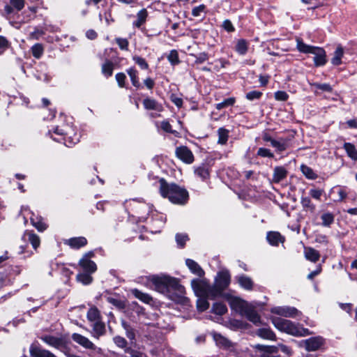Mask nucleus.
<instances>
[{
	"label": "nucleus",
	"instance_id": "1",
	"mask_svg": "<svg viewBox=\"0 0 357 357\" xmlns=\"http://www.w3.org/2000/svg\"><path fill=\"white\" fill-rule=\"evenodd\" d=\"M158 183L160 195L172 203L183 205L188 200V192L185 188L175 183H168L164 178H160Z\"/></svg>",
	"mask_w": 357,
	"mask_h": 357
},
{
	"label": "nucleus",
	"instance_id": "2",
	"mask_svg": "<svg viewBox=\"0 0 357 357\" xmlns=\"http://www.w3.org/2000/svg\"><path fill=\"white\" fill-rule=\"evenodd\" d=\"M150 281L155 289L162 294H169L172 291L183 294L184 291V287L176 278L167 275H152L150 277Z\"/></svg>",
	"mask_w": 357,
	"mask_h": 357
},
{
	"label": "nucleus",
	"instance_id": "3",
	"mask_svg": "<svg viewBox=\"0 0 357 357\" xmlns=\"http://www.w3.org/2000/svg\"><path fill=\"white\" fill-rule=\"evenodd\" d=\"M229 304L231 310H235L241 316L245 317L255 325L261 324V318L250 303L238 297H230Z\"/></svg>",
	"mask_w": 357,
	"mask_h": 357
},
{
	"label": "nucleus",
	"instance_id": "4",
	"mask_svg": "<svg viewBox=\"0 0 357 357\" xmlns=\"http://www.w3.org/2000/svg\"><path fill=\"white\" fill-rule=\"evenodd\" d=\"M271 321L278 331L291 335L301 337L310 335V331L307 328H305L299 324H296L290 320L280 317H273Z\"/></svg>",
	"mask_w": 357,
	"mask_h": 357
},
{
	"label": "nucleus",
	"instance_id": "5",
	"mask_svg": "<svg viewBox=\"0 0 357 357\" xmlns=\"http://www.w3.org/2000/svg\"><path fill=\"white\" fill-rule=\"evenodd\" d=\"M296 48L300 52L314 54V63L316 66L326 64V54L323 48L307 45L301 38H296Z\"/></svg>",
	"mask_w": 357,
	"mask_h": 357
},
{
	"label": "nucleus",
	"instance_id": "6",
	"mask_svg": "<svg viewBox=\"0 0 357 357\" xmlns=\"http://www.w3.org/2000/svg\"><path fill=\"white\" fill-rule=\"evenodd\" d=\"M126 207H131L140 221L148 220L146 215H150L153 212V206L138 199H132L126 202Z\"/></svg>",
	"mask_w": 357,
	"mask_h": 357
},
{
	"label": "nucleus",
	"instance_id": "7",
	"mask_svg": "<svg viewBox=\"0 0 357 357\" xmlns=\"http://www.w3.org/2000/svg\"><path fill=\"white\" fill-rule=\"evenodd\" d=\"M39 338L46 344L54 347L61 352H66L67 345L66 340L62 335H52L50 334H43Z\"/></svg>",
	"mask_w": 357,
	"mask_h": 357
},
{
	"label": "nucleus",
	"instance_id": "8",
	"mask_svg": "<svg viewBox=\"0 0 357 357\" xmlns=\"http://www.w3.org/2000/svg\"><path fill=\"white\" fill-rule=\"evenodd\" d=\"M73 132V130L69 126H65L63 128L56 126L54 128V133L60 136H67L63 138L64 144L66 146L70 147L73 145L77 144L79 142V137L75 134L74 137H71L70 135Z\"/></svg>",
	"mask_w": 357,
	"mask_h": 357
},
{
	"label": "nucleus",
	"instance_id": "9",
	"mask_svg": "<svg viewBox=\"0 0 357 357\" xmlns=\"http://www.w3.org/2000/svg\"><path fill=\"white\" fill-rule=\"evenodd\" d=\"M94 256V253L90 251L86 253L79 261V266L84 272L93 273L97 270L96 263L91 259Z\"/></svg>",
	"mask_w": 357,
	"mask_h": 357
},
{
	"label": "nucleus",
	"instance_id": "10",
	"mask_svg": "<svg viewBox=\"0 0 357 357\" xmlns=\"http://www.w3.org/2000/svg\"><path fill=\"white\" fill-rule=\"evenodd\" d=\"M150 229L152 233H158L164 227L166 218L164 215L153 211L151 215Z\"/></svg>",
	"mask_w": 357,
	"mask_h": 357
},
{
	"label": "nucleus",
	"instance_id": "11",
	"mask_svg": "<svg viewBox=\"0 0 357 357\" xmlns=\"http://www.w3.org/2000/svg\"><path fill=\"white\" fill-rule=\"evenodd\" d=\"M271 312L280 316L291 318H296L301 314L296 307L291 306L274 307L271 308Z\"/></svg>",
	"mask_w": 357,
	"mask_h": 357
},
{
	"label": "nucleus",
	"instance_id": "12",
	"mask_svg": "<svg viewBox=\"0 0 357 357\" xmlns=\"http://www.w3.org/2000/svg\"><path fill=\"white\" fill-rule=\"evenodd\" d=\"M176 155L180 160L187 164H191L194 161V155L192 151L186 146L177 147Z\"/></svg>",
	"mask_w": 357,
	"mask_h": 357
},
{
	"label": "nucleus",
	"instance_id": "13",
	"mask_svg": "<svg viewBox=\"0 0 357 357\" xmlns=\"http://www.w3.org/2000/svg\"><path fill=\"white\" fill-rule=\"evenodd\" d=\"M73 340L83 347L85 349H96L95 344L86 337L83 336L79 333H73L72 335Z\"/></svg>",
	"mask_w": 357,
	"mask_h": 357
},
{
	"label": "nucleus",
	"instance_id": "14",
	"mask_svg": "<svg viewBox=\"0 0 357 357\" xmlns=\"http://www.w3.org/2000/svg\"><path fill=\"white\" fill-rule=\"evenodd\" d=\"M230 283V275L228 271H220L215 278V284L225 290Z\"/></svg>",
	"mask_w": 357,
	"mask_h": 357
},
{
	"label": "nucleus",
	"instance_id": "15",
	"mask_svg": "<svg viewBox=\"0 0 357 357\" xmlns=\"http://www.w3.org/2000/svg\"><path fill=\"white\" fill-rule=\"evenodd\" d=\"M31 216L30 220L31 225L38 231H44L47 228V225L43 221V218L40 216L35 215L33 212L30 211Z\"/></svg>",
	"mask_w": 357,
	"mask_h": 357
},
{
	"label": "nucleus",
	"instance_id": "16",
	"mask_svg": "<svg viewBox=\"0 0 357 357\" xmlns=\"http://www.w3.org/2000/svg\"><path fill=\"white\" fill-rule=\"evenodd\" d=\"M291 139L288 137H280L272 142L271 146L274 147L277 151L282 152L290 146Z\"/></svg>",
	"mask_w": 357,
	"mask_h": 357
},
{
	"label": "nucleus",
	"instance_id": "17",
	"mask_svg": "<svg viewBox=\"0 0 357 357\" xmlns=\"http://www.w3.org/2000/svg\"><path fill=\"white\" fill-rule=\"evenodd\" d=\"M65 244L73 249H79L87 244V240L83 236L73 237L66 240Z\"/></svg>",
	"mask_w": 357,
	"mask_h": 357
},
{
	"label": "nucleus",
	"instance_id": "18",
	"mask_svg": "<svg viewBox=\"0 0 357 357\" xmlns=\"http://www.w3.org/2000/svg\"><path fill=\"white\" fill-rule=\"evenodd\" d=\"M322 344L323 340L319 337H311L305 340V347L307 351H316Z\"/></svg>",
	"mask_w": 357,
	"mask_h": 357
},
{
	"label": "nucleus",
	"instance_id": "19",
	"mask_svg": "<svg viewBox=\"0 0 357 357\" xmlns=\"http://www.w3.org/2000/svg\"><path fill=\"white\" fill-rule=\"evenodd\" d=\"M104 298L108 303H111L118 309H123L125 307V303L122 299H121L119 295L107 293L104 295Z\"/></svg>",
	"mask_w": 357,
	"mask_h": 357
},
{
	"label": "nucleus",
	"instance_id": "20",
	"mask_svg": "<svg viewBox=\"0 0 357 357\" xmlns=\"http://www.w3.org/2000/svg\"><path fill=\"white\" fill-rule=\"evenodd\" d=\"M22 238L25 241H29L31 244L33 248L35 250H36L40 245V238L33 231H26L22 236Z\"/></svg>",
	"mask_w": 357,
	"mask_h": 357
},
{
	"label": "nucleus",
	"instance_id": "21",
	"mask_svg": "<svg viewBox=\"0 0 357 357\" xmlns=\"http://www.w3.org/2000/svg\"><path fill=\"white\" fill-rule=\"evenodd\" d=\"M30 354L32 357H56L50 351L33 345L30 347Z\"/></svg>",
	"mask_w": 357,
	"mask_h": 357
},
{
	"label": "nucleus",
	"instance_id": "22",
	"mask_svg": "<svg viewBox=\"0 0 357 357\" xmlns=\"http://www.w3.org/2000/svg\"><path fill=\"white\" fill-rule=\"evenodd\" d=\"M266 239L269 244L273 246H278L280 243L284 241V238L278 231H268Z\"/></svg>",
	"mask_w": 357,
	"mask_h": 357
},
{
	"label": "nucleus",
	"instance_id": "23",
	"mask_svg": "<svg viewBox=\"0 0 357 357\" xmlns=\"http://www.w3.org/2000/svg\"><path fill=\"white\" fill-rule=\"evenodd\" d=\"M224 290L220 289V287L215 284L211 287H208L205 291V296L208 299L213 300L218 297H220L222 294Z\"/></svg>",
	"mask_w": 357,
	"mask_h": 357
},
{
	"label": "nucleus",
	"instance_id": "24",
	"mask_svg": "<svg viewBox=\"0 0 357 357\" xmlns=\"http://www.w3.org/2000/svg\"><path fill=\"white\" fill-rule=\"evenodd\" d=\"M143 105L145 109L155 110L160 112L163 110V107L161 104L158 103L153 98H145L143 100Z\"/></svg>",
	"mask_w": 357,
	"mask_h": 357
},
{
	"label": "nucleus",
	"instance_id": "25",
	"mask_svg": "<svg viewBox=\"0 0 357 357\" xmlns=\"http://www.w3.org/2000/svg\"><path fill=\"white\" fill-rule=\"evenodd\" d=\"M185 264L190 271L198 277H202L204 275V271L203 269L194 260L188 259L185 261Z\"/></svg>",
	"mask_w": 357,
	"mask_h": 357
},
{
	"label": "nucleus",
	"instance_id": "26",
	"mask_svg": "<svg viewBox=\"0 0 357 357\" xmlns=\"http://www.w3.org/2000/svg\"><path fill=\"white\" fill-rule=\"evenodd\" d=\"M93 329V336L99 338V337L103 335L105 333V325L100 320L96 322H93L90 325Z\"/></svg>",
	"mask_w": 357,
	"mask_h": 357
},
{
	"label": "nucleus",
	"instance_id": "27",
	"mask_svg": "<svg viewBox=\"0 0 357 357\" xmlns=\"http://www.w3.org/2000/svg\"><path fill=\"white\" fill-rule=\"evenodd\" d=\"M24 6V0H10V4L5 6V11L8 15L13 12V9L21 10Z\"/></svg>",
	"mask_w": 357,
	"mask_h": 357
},
{
	"label": "nucleus",
	"instance_id": "28",
	"mask_svg": "<svg viewBox=\"0 0 357 357\" xmlns=\"http://www.w3.org/2000/svg\"><path fill=\"white\" fill-rule=\"evenodd\" d=\"M287 171L283 167H275L273 170V182L274 183H280L284 178L287 177Z\"/></svg>",
	"mask_w": 357,
	"mask_h": 357
},
{
	"label": "nucleus",
	"instance_id": "29",
	"mask_svg": "<svg viewBox=\"0 0 357 357\" xmlns=\"http://www.w3.org/2000/svg\"><path fill=\"white\" fill-rule=\"evenodd\" d=\"M148 17V12L146 8H143L140 10L137 13V20L133 22L132 25L135 27L139 28L142 26L146 21V18Z\"/></svg>",
	"mask_w": 357,
	"mask_h": 357
},
{
	"label": "nucleus",
	"instance_id": "30",
	"mask_svg": "<svg viewBox=\"0 0 357 357\" xmlns=\"http://www.w3.org/2000/svg\"><path fill=\"white\" fill-rule=\"evenodd\" d=\"M304 254L305 258L312 262L317 261L320 257L319 251L310 247L305 248Z\"/></svg>",
	"mask_w": 357,
	"mask_h": 357
},
{
	"label": "nucleus",
	"instance_id": "31",
	"mask_svg": "<svg viewBox=\"0 0 357 357\" xmlns=\"http://www.w3.org/2000/svg\"><path fill=\"white\" fill-rule=\"evenodd\" d=\"M131 292L135 298L145 303L150 304L153 301V298L149 294L144 293L137 289H132Z\"/></svg>",
	"mask_w": 357,
	"mask_h": 357
},
{
	"label": "nucleus",
	"instance_id": "32",
	"mask_svg": "<svg viewBox=\"0 0 357 357\" xmlns=\"http://www.w3.org/2000/svg\"><path fill=\"white\" fill-rule=\"evenodd\" d=\"M257 335L264 339L269 340H275L276 336L274 332L268 328H259L257 331Z\"/></svg>",
	"mask_w": 357,
	"mask_h": 357
},
{
	"label": "nucleus",
	"instance_id": "33",
	"mask_svg": "<svg viewBox=\"0 0 357 357\" xmlns=\"http://www.w3.org/2000/svg\"><path fill=\"white\" fill-rule=\"evenodd\" d=\"M86 317L91 324L101 320L100 312L96 307H91L88 310Z\"/></svg>",
	"mask_w": 357,
	"mask_h": 357
},
{
	"label": "nucleus",
	"instance_id": "34",
	"mask_svg": "<svg viewBox=\"0 0 357 357\" xmlns=\"http://www.w3.org/2000/svg\"><path fill=\"white\" fill-rule=\"evenodd\" d=\"M248 49V43L245 39H239L235 47L236 52L240 55H245Z\"/></svg>",
	"mask_w": 357,
	"mask_h": 357
},
{
	"label": "nucleus",
	"instance_id": "35",
	"mask_svg": "<svg viewBox=\"0 0 357 357\" xmlns=\"http://www.w3.org/2000/svg\"><path fill=\"white\" fill-rule=\"evenodd\" d=\"M44 45L41 43H36L31 48V54L36 59H39L42 57L44 54Z\"/></svg>",
	"mask_w": 357,
	"mask_h": 357
},
{
	"label": "nucleus",
	"instance_id": "36",
	"mask_svg": "<svg viewBox=\"0 0 357 357\" xmlns=\"http://www.w3.org/2000/svg\"><path fill=\"white\" fill-rule=\"evenodd\" d=\"M238 282L240 286L246 290H250L252 288L253 282L251 278L246 275L239 276L238 278Z\"/></svg>",
	"mask_w": 357,
	"mask_h": 357
},
{
	"label": "nucleus",
	"instance_id": "37",
	"mask_svg": "<svg viewBox=\"0 0 357 357\" xmlns=\"http://www.w3.org/2000/svg\"><path fill=\"white\" fill-rule=\"evenodd\" d=\"M344 149L346 151L347 155L353 160H357V150L354 144L351 143H344Z\"/></svg>",
	"mask_w": 357,
	"mask_h": 357
},
{
	"label": "nucleus",
	"instance_id": "38",
	"mask_svg": "<svg viewBox=\"0 0 357 357\" xmlns=\"http://www.w3.org/2000/svg\"><path fill=\"white\" fill-rule=\"evenodd\" d=\"M92 274L93 273L83 271L82 273H79L77 275V280L84 285L89 284L93 281V278L91 276Z\"/></svg>",
	"mask_w": 357,
	"mask_h": 357
},
{
	"label": "nucleus",
	"instance_id": "39",
	"mask_svg": "<svg viewBox=\"0 0 357 357\" xmlns=\"http://www.w3.org/2000/svg\"><path fill=\"white\" fill-rule=\"evenodd\" d=\"M229 130L224 128H220L218 130V143L221 145H225L227 144V140L229 139Z\"/></svg>",
	"mask_w": 357,
	"mask_h": 357
},
{
	"label": "nucleus",
	"instance_id": "40",
	"mask_svg": "<svg viewBox=\"0 0 357 357\" xmlns=\"http://www.w3.org/2000/svg\"><path fill=\"white\" fill-rule=\"evenodd\" d=\"M344 54L343 48L341 46H338L334 52V56L331 59L332 64L335 66H339L342 63V58Z\"/></svg>",
	"mask_w": 357,
	"mask_h": 357
},
{
	"label": "nucleus",
	"instance_id": "41",
	"mask_svg": "<svg viewBox=\"0 0 357 357\" xmlns=\"http://www.w3.org/2000/svg\"><path fill=\"white\" fill-rule=\"evenodd\" d=\"M127 73L128 74V75L130 78L132 85L134 86H135L136 88H139L141 85H140V83H139V79H138L137 70L136 69H135L134 68H130L127 70Z\"/></svg>",
	"mask_w": 357,
	"mask_h": 357
},
{
	"label": "nucleus",
	"instance_id": "42",
	"mask_svg": "<svg viewBox=\"0 0 357 357\" xmlns=\"http://www.w3.org/2000/svg\"><path fill=\"white\" fill-rule=\"evenodd\" d=\"M321 225L324 227H330L334 222L335 216L333 213L327 212L321 215Z\"/></svg>",
	"mask_w": 357,
	"mask_h": 357
},
{
	"label": "nucleus",
	"instance_id": "43",
	"mask_svg": "<svg viewBox=\"0 0 357 357\" xmlns=\"http://www.w3.org/2000/svg\"><path fill=\"white\" fill-rule=\"evenodd\" d=\"M212 311L216 314L222 315L227 312V307L223 303L216 302L213 305Z\"/></svg>",
	"mask_w": 357,
	"mask_h": 357
},
{
	"label": "nucleus",
	"instance_id": "44",
	"mask_svg": "<svg viewBox=\"0 0 357 357\" xmlns=\"http://www.w3.org/2000/svg\"><path fill=\"white\" fill-rule=\"evenodd\" d=\"M195 173L197 176L201 178L202 180H206L209 176L208 169L204 165L198 167L197 169H195Z\"/></svg>",
	"mask_w": 357,
	"mask_h": 357
},
{
	"label": "nucleus",
	"instance_id": "45",
	"mask_svg": "<svg viewBox=\"0 0 357 357\" xmlns=\"http://www.w3.org/2000/svg\"><path fill=\"white\" fill-rule=\"evenodd\" d=\"M301 170L305 177L309 179H315L317 176L312 169L307 165H302L301 166Z\"/></svg>",
	"mask_w": 357,
	"mask_h": 357
},
{
	"label": "nucleus",
	"instance_id": "46",
	"mask_svg": "<svg viewBox=\"0 0 357 357\" xmlns=\"http://www.w3.org/2000/svg\"><path fill=\"white\" fill-rule=\"evenodd\" d=\"M207 299L208 298L206 296L200 297L197 299V307L199 311L204 312L208 308L209 303H208Z\"/></svg>",
	"mask_w": 357,
	"mask_h": 357
},
{
	"label": "nucleus",
	"instance_id": "47",
	"mask_svg": "<svg viewBox=\"0 0 357 357\" xmlns=\"http://www.w3.org/2000/svg\"><path fill=\"white\" fill-rule=\"evenodd\" d=\"M332 191L333 192H337V194L338 195V198L337 200L339 202L344 200L347 197V192L346 191L345 187L337 186V187L333 188Z\"/></svg>",
	"mask_w": 357,
	"mask_h": 357
},
{
	"label": "nucleus",
	"instance_id": "48",
	"mask_svg": "<svg viewBox=\"0 0 357 357\" xmlns=\"http://www.w3.org/2000/svg\"><path fill=\"white\" fill-rule=\"evenodd\" d=\"M235 103V98H229L227 99H225L222 102L216 104L215 108L218 110H220L223 108L232 106Z\"/></svg>",
	"mask_w": 357,
	"mask_h": 357
},
{
	"label": "nucleus",
	"instance_id": "49",
	"mask_svg": "<svg viewBox=\"0 0 357 357\" xmlns=\"http://www.w3.org/2000/svg\"><path fill=\"white\" fill-rule=\"evenodd\" d=\"M167 59L172 66L177 65L180 63L178 54L176 50H172L167 56Z\"/></svg>",
	"mask_w": 357,
	"mask_h": 357
},
{
	"label": "nucleus",
	"instance_id": "50",
	"mask_svg": "<svg viewBox=\"0 0 357 357\" xmlns=\"http://www.w3.org/2000/svg\"><path fill=\"white\" fill-rule=\"evenodd\" d=\"M102 72L105 77H110L113 73V63L110 61L104 63L102 67Z\"/></svg>",
	"mask_w": 357,
	"mask_h": 357
},
{
	"label": "nucleus",
	"instance_id": "51",
	"mask_svg": "<svg viewBox=\"0 0 357 357\" xmlns=\"http://www.w3.org/2000/svg\"><path fill=\"white\" fill-rule=\"evenodd\" d=\"M176 242L179 248H183L186 241L188 240V236L185 234H176Z\"/></svg>",
	"mask_w": 357,
	"mask_h": 357
},
{
	"label": "nucleus",
	"instance_id": "52",
	"mask_svg": "<svg viewBox=\"0 0 357 357\" xmlns=\"http://www.w3.org/2000/svg\"><path fill=\"white\" fill-rule=\"evenodd\" d=\"M214 340L218 344H220L225 347H228L230 346V342L220 334H215Z\"/></svg>",
	"mask_w": 357,
	"mask_h": 357
},
{
	"label": "nucleus",
	"instance_id": "53",
	"mask_svg": "<svg viewBox=\"0 0 357 357\" xmlns=\"http://www.w3.org/2000/svg\"><path fill=\"white\" fill-rule=\"evenodd\" d=\"M257 155L262 158H272L274 157L273 153L271 151L270 149L266 148H259L257 151Z\"/></svg>",
	"mask_w": 357,
	"mask_h": 357
},
{
	"label": "nucleus",
	"instance_id": "54",
	"mask_svg": "<svg viewBox=\"0 0 357 357\" xmlns=\"http://www.w3.org/2000/svg\"><path fill=\"white\" fill-rule=\"evenodd\" d=\"M132 59L142 69L146 70L149 68V64L144 58L135 56Z\"/></svg>",
	"mask_w": 357,
	"mask_h": 357
},
{
	"label": "nucleus",
	"instance_id": "55",
	"mask_svg": "<svg viewBox=\"0 0 357 357\" xmlns=\"http://www.w3.org/2000/svg\"><path fill=\"white\" fill-rule=\"evenodd\" d=\"M262 93L259 91H252L246 94V98L250 101L261 98Z\"/></svg>",
	"mask_w": 357,
	"mask_h": 357
},
{
	"label": "nucleus",
	"instance_id": "56",
	"mask_svg": "<svg viewBox=\"0 0 357 357\" xmlns=\"http://www.w3.org/2000/svg\"><path fill=\"white\" fill-rule=\"evenodd\" d=\"M301 203L305 208H309L311 211L314 209V206L311 203L310 199L307 197H302Z\"/></svg>",
	"mask_w": 357,
	"mask_h": 357
},
{
	"label": "nucleus",
	"instance_id": "57",
	"mask_svg": "<svg viewBox=\"0 0 357 357\" xmlns=\"http://www.w3.org/2000/svg\"><path fill=\"white\" fill-rule=\"evenodd\" d=\"M195 58V63L200 64L205 62L208 59V55L206 52H201L199 54L193 55Z\"/></svg>",
	"mask_w": 357,
	"mask_h": 357
},
{
	"label": "nucleus",
	"instance_id": "58",
	"mask_svg": "<svg viewBox=\"0 0 357 357\" xmlns=\"http://www.w3.org/2000/svg\"><path fill=\"white\" fill-rule=\"evenodd\" d=\"M113 340L116 345L120 348L123 349L127 346V342L126 339L121 336H115Z\"/></svg>",
	"mask_w": 357,
	"mask_h": 357
},
{
	"label": "nucleus",
	"instance_id": "59",
	"mask_svg": "<svg viewBox=\"0 0 357 357\" xmlns=\"http://www.w3.org/2000/svg\"><path fill=\"white\" fill-rule=\"evenodd\" d=\"M160 128L162 130L168 133H174L176 131L173 130L169 122L167 120L162 121L160 123Z\"/></svg>",
	"mask_w": 357,
	"mask_h": 357
},
{
	"label": "nucleus",
	"instance_id": "60",
	"mask_svg": "<svg viewBox=\"0 0 357 357\" xmlns=\"http://www.w3.org/2000/svg\"><path fill=\"white\" fill-rule=\"evenodd\" d=\"M313 86L319 90H321L323 91H327V92H331L332 91V87L329 84L324 83V84H319V83H314Z\"/></svg>",
	"mask_w": 357,
	"mask_h": 357
},
{
	"label": "nucleus",
	"instance_id": "61",
	"mask_svg": "<svg viewBox=\"0 0 357 357\" xmlns=\"http://www.w3.org/2000/svg\"><path fill=\"white\" fill-rule=\"evenodd\" d=\"M323 190L313 188L310 189L309 194L312 198L317 200H319L321 199V195H323Z\"/></svg>",
	"mask_w": 357,
	"mask_h": 357
},
{
	"label": "nucleus",
	"instance_id": "62",
	"mask_svg": "<svg viewBox=\"0 0 357 357\" xmlns=\"http://www.w3.org/2000/svg\"><path fill=\"white\" fill-rule=\"evenodd\" d=\"M206 6L204 4H201L198 6L195 7L192 10V15L194 17H200L202 13L204 12Z\"/></svg>",
	"mask_w": 357,
	"mask_h": 357
},
{
	"label": "nucleus",
	"instance_id": "63",
	"mask_svg": "<svg viewBox=\"0 0 357 357\" xmlns=\"http://www.w3.org/2000/svg\"><path fill=\"white\" fill-rule=\"evenodd\" d=\"M116 42L121 50H127L128 47V41L126 38H116Z\"/></svg>",
	"mask_w": 357,
	"mask_h": 357
},
{
	"label": "nucleus",
	"instance_id": "64",
	"mask_svg": "<svg viewBox=\"0 0 357 357\" xmlns=\"http://www.w3.org/2000/svg\"><path fill=\"white\" fill-rule=\"evenodd\" d=\"M170 100L178 108L183 105V99L174 93L170 96Z\"/></svg>",
	"mask_w": 357,
	"mask_h": 357
}]
</instances>
